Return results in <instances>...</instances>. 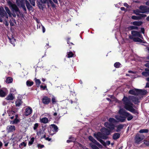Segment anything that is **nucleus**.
Instances as JSON below:
<instances>
[{"mask_svg": "<svg viewBox=\"0 0 149 149\" xmlns=\"http://www.w3.org/2000/svg\"><path fill=\"white\" fill-rule=\"evenodd\" d=\"M16 1L17 5L20 6L23 5H25V1H26V0H16Z\"/></svg>", "mask_w": 149, "mask_h": 149, "instance_id": "24", "label": "nucleus"}, {"mask_svg": "<svg viewBox=\"0 0 149 149\" xmlns=\"http://www.w3.org/2000/svg\"><path fill=\"white\" fill-rule=\"evenodd\" d=\"M4 8L6 13L8 15V17L9 16L10 17H12V14L9 8L7 6H5Z\"/></svg>", "mask_w": 149, "mask_h": 149, "instance_id": "32", "label": "nucleus"}, {"mask_svg": "<svg viewBox=\"0 0 149 149\" xmlns=\"http://www.w3.org/2000/svg\"><path fill=\"white\" fill-rule=\"evenodd\" d=\"M74 45V44L72 42H70L69 45V48L70 49H71L72 48V47H73Z\"/></svg>", "mask_w": 149, "mask_h": 149, "instance_id": "53", "label": "nucleus"}, {"mask_svg": "<svg viewBox=\"0 0 149 149\" xmlns=\"http://www.w3.org/2000/svg\"><path fill=\"white\" fill-rule=\"evenodd\" d=\"M136 89H138L135 88L134 89L130 90L129 91V93L131 95H138V93Z\"/></svg>", "mask_w": 149, "mask_h": 149, "instance_id": "25", "label": "nucleus"}, {"mask_svg": "<svg viewBox=\"0 0 149 149\" xmlns=\"http://www.w3.org/2000/svg\"><path fill=\"white\" fill-rule=\"evenodd\" d=\"M90 145L92 149H99V148L95 145L91 143Z\"/></svg>", "mask_w": 149, "mask_h": 149, "instance_id": "45", "label": "nucleus"}, {"mask_svg": "<svg viewBox=\"0 0 149 149\" xmlns=\"http://www.w3.org/2000/svg\"><path fill=\"white\" fill-rule=\"evenodd\" d=\"M131 34L132 35H130L129 36L130 39L133 40L134 42L144 43L143 42L142 39L138 37H139L141 38L143 37L142 35L140 33V32L133 30L131 31Z\"/></svg>", "mask_w": 149, "mask_h": 149, "instance_id": "2", "label": "nucleus"}, {"mask_svg": "<svg viewBox=\"0 0 149 149\" xmlns=\"http://www.w3.org/2000/svg\"><path fill=\"white\" fill-rule=\"evenodd\" d=\"M67 57L70 58L72 57L74 55V54L72 52H67Z\"/></svg>", "mask_w": 149, "mask_h": 149, "instance_id": "36", "label": "nucleus"}, {"mask_svg": "<svg viewBox=\"0 0 149 149\" xmlns=\"http://www.w3.org/2000/svg\"><path fill=\"white\" fill-rule=\"evenodd\" d=\"M88 139L90 141L97 146H99L100 145H101L92 136H89L88 137Z\"/></svg>", "mask_w": 149, "mask_h": 149, "instance_id": "22", "label": "nucleus"}, {"mask_svg": "<svg viewBox=\"0 0 149 149\" xmlns=\"http://www.w3.org/2000/svg\"><path fill=\"white\" fill-rule=\"evenodd\" d=\"M144 70L145 71L142 72V75L145 77L149 76V68H146Z\"/></svg>", "mask_w": 149, "mask_h": 149, "instance_id": "19", "label": "nucleus"}, {"mask_svg": "<svg viewBox=\"0 0 149 149\" xmlns=\"http://www.w3.org/2000/svg\"><path fill=\"white\" fill-rule=\"evenodd\" d=\"M73 140H67V142L68 143H70V142H73Z\"/></svg>", "mask_w": 149, "mask_h": 149, "instance_id": "59", "label": "nucleus"}, {"mask_svg": "<svg viewBox=\"0 0 149 149\" xmlns=\"http://www.w3.org/2000/svg\"><path fill=\"white\" fill-rule=\"evenodd\" d=\"M32 111V109L31 107H29L26 108L24 112L25 115L26 116H27L31 114Z\"/></svg>", "mask_w": 149, "mask_h": 149, "instance_id": "14", "label": "nucleus"}, {"mask_svg": "<svg viewBox=\"0 0 149 149\" xmlns=\"http://www.w3.org/2000/svg\"><path fill=\"white\" fill-rule=\"evenodd\" d=\"M140 33H141L143 34H144L145 33V29L143 28H141Z\"/></svg>", "mask_w": 149, "mask_h": 149, "instance_id": "54", "label": "nucleus"}, {"mask_svg": "<svg viewBox=\"0 0 149 149\" xmlns=\"http://www.w3.org/2000/svg\"><path fill=\"white\" fill-rule=\"evenodd\" d=\"M114 66L115 68H118L121 67V64L119 62H116L114 64Z\"/></svg>", "mask_w": 149, "mask_h": 149, "instance_id": "40", "label": "nucleus"}, {"mask_svg": "<svg viewBox=\"0 0 149 149\" xmlns=\"http://www.w3.org/2000/svg\"><path fill=\"white\" fill-rule=\"evenodd\" d=\"M135 26H130L127 27V29L129 31H131L132 30L135 29Z\"/></svg>", "mask_w": 149, "mask_h": 149, "instance_id": "42", "label": "nucleus"}, {"mask_svg": "<svg viewBox=\"0 0 149 149\" xmlns=\"http://www.w3.org/2000/svg\"><path fill=\"white\" fill-rule=\"evenodd\" d=\"M146 87L149 88V83L147 82L146 85Z\"/></svg>", "mask_w": 149, "mask_h": 149, "instance_id": "64", "label": "nucleus"}, {"mask_svg": "<svg viewBox=\"0 0 149 149\" xmlns=\"http://www.w3.org/2000/svg\"><path fill=\"white\" fill-rule=\"evenodd\" d=\"M119 113L120 115L119 116H116L115 117L117 120L120 122H124L126 118L128 121H130L133 118V116L131 114L123 109L120 110Z\"/></svg>", "mask_w": 149, "mask_h": 149, "instance_id": "1", "label": "nucleus"}, {"mask_svg": "<svg viewBox=\"0 0 149 149\" xmlns=\"http://www.w3.org/2000/svg\"><path fill=\"white\" fill-rule=\"evenodd\" d=\"M149 132V130L148 129H141L139 131V132L140 133H148Z\"/></svg>", "mask_w": 149, "mask_h": 149, "instance_id": "35", "label": "nucleus"}, {"mask_svg": "<svg viewBox=\"0 0 149 149\" xmlns=\"http://www.w3.org/2000/svg\"><path fill=\"white\" fill-rule=\"evenodd\" d=\"M45 140L48 141H50L51 140V139L49 138V137H46L45 139Z\"/></svg>", "mask_w": 149, "mask_h": 149, "instance_id": "63", "label": "nucleus"}, {"mask_svg": "<svg viewBox=\"0 0 149 149\" xmlns=\"http://www.w3.org/2000/svg\"><path fill=\"white\" fill-rule=\"evenodd\" d=\"M143 144L146 146L149 147V136L144 139Z\"/></svg>", "mask_w": 149, "mask_h": 149, "instance_id": "28", "label": "nucleus"}, {"mask_svg": "<svg viewBox=\"0 0 149 149\" xmlns=\"http://www.w3.org/2000/svg\"><path fill=\"white\" fill-rule=\"evenodd\" d=\"M50 128L54 132H57L58 130V128L57 126L55 124H52L50 125Z\"/></svg>", "mask_w": 149, "mask_h": 149, "instance_id": "20", "label": "nucleus"}, {"mask_svg": "<svg viewBox=\"0 0 149 149\" xmlns=\"http://www.w3.org/2000/svg\"><path fill=\"white\" fill-rule=\"evenodd\" d=\"M104 125L105 127L111 131L115 129V126L113 123L106 122L104 123Z\"/></svg>", "mask_w": 149, "mask_h": 149, "instance_id": "8", "label": "nucleus"}, {"mask_svg": "<svg viewBox=\"0 0 149 149\" xmlns=\"http://www.w3.org/2000/svg\"><path fill=\"white\" fill-rule=\"evenodd\" d=\"M39 1V0H37V3L39 9L43 10L45 6V5H43V4L44 3Z\"/></svg>", "mask_w": 149, "mask_h": 149, "instance_id": "17", "label": "nucleus"}, {"mask_svg": "<svg viewBox=\"0 0 149 149\" xmlns=\"http://www.w3.org/2000/svg\"><path fill=\"white\" fill-rule=\"evenodd\" d=\"M52 0L55 3L58 4L57 0ZM49 4H50L51 5L52 7L53 8H55L56 7V5L54 4L52 0H48V1L47 2V4L49 7Z\"/></svg>", "mask_w": 149, "mask_h": 149, "instance_id": "13", "label": "nucleus"}, {"mask_svg": "<svg viewBox=\"0 0 149 149\" xmlns=\"http://www.w3.org/2000/svg\"><path fill=\"white\" fill-rule=\"evenodd\" d=\"M69 139L70 140H73L74 141L75 140V139H74V138L72 137V136H70L69 138Z\"/></svg>", "mask_w": 149, "mask_h": 149, "instance_id": "62", "label": "nucleus"}, {"mask_svg": "<svg viewBox=\"0 0 149 149\" xmlns=\"http://www.w3.org/2000/svg\"><path fill=\"white\" fill-rule=\"evenodd\" d=\"M23 103L22 99L19 98H18L15 102L16 106L17 107H19L22 105Z\"/></svg>", "mask_w": 149, "mask_h": 149, "instance_id": "21", "label": "nucleus"}, {"mask_svg": "<svg viewBox=\"0 0 149 149\" xmlns=\"http://www.w3.org/2000/svg\"><path fill=\"white\" fill-rule=\"evenodd\" d=\"M124 124H120L116 126L117 128L116 130V131L117 132H120L121 130L123 129L124 127Z\"/></svg>", "mask_w": 149, "mask_h": 149, "instance_id": "27", "label": "nucleus"}, {"mask_svg": "<svg viewBox=\"0 0 149 149\" xmlns=\"http://www.w3.org/2000/svg\"><path fill=\"white\" fill-rule=\"evenodd\" d=\"M41 100L42 103L45 105H48L51 102V99L47 96H43Z\"/></svg>", "mask_w": 149, "mask_h": 149, "instance_id": "10", "label": "nucleus"}, {"mask_svg": "<svg viewBox=\"0 0 149 149\" xmlns=\"http://www.w3.org/2000/svg\"><path fill=\"white\" fill-rule=\"evenodd\" d=\"M144 66H145L147 68H149V61H147V63L144 65Z\"/></svg>", "mask_w": 149, "mask_h": 149, "instance_id": "51", "label": "nucleus"}, {"mask_svg": "<svg viewBox=\"0 0 149 149\" xmlns=\"http://www.w3.org/2000/svg\"><path fill=\"white\" fill-rule=\"evenodd\" d=\"M16 90L13 88H12L10 89V93H13L15 92Z\"/></svg>", "mask_w": 149, "mask_h": 149, "instance_id": "56", "label": "nucleus"}, {"mask_svg": "<svg viewBox=\"0 0 149 149\" xmlns=\"http://www.w3.org/2000/svg\"><path fill=\"white\" fill-rule=\"evenodd\" d=\"M134 103L136 104L137 103L139 102V99L137 97L132 96L130 99Z\"/></svg>", "mask_w": 149, "mask_h": 149, "instance_id": "29", "label": "nucleus"}, {"mask_svg": "<svg viewBox=\"0 0 149 149\" xmlns=\"http://www.w3.org/2000/svg\"><path fill=\"white\" fill-rule=\"evenodd\" d=\"M30 3L33 6H35V1L36 0H28Z\"/></svg>", "mask_w": 149, "mask_h": 149, "instance_id": "46", "label": "nucleus"}, {"mask_svg": "<svg viewBox=\"0 0 149 149\" xmlns=\"http://www.w3.org/2000/svg\"><path fill=\"white\" fill-rule=\"evenodd\" d=\"M108 121L109 122L111 123H113V124L114 123H117L119 122L118 120V121L117 120L113 118H110L108 119Z\"/></svg>", "mask_w": 149, "mask_h": 149, "instance_id": "33", "label": "nucleus"}, {"mask_svg": "<svg viewBox=\"0 0 149 149\" xmlns=\"http://www.w3.org/2000/svg\"><path fill=\"white\" fill-rule=\"evenodd\" d=\"M136 12L137 13H146V12H141V11H140L139 10H136Z\"/></svg>", "mask_w": 149, "mask_h": 149, "instance_id": "61", "label": "nucleus"}, {"mask_svg": "<svg viewBox=\"0 0 149 149\" xmlns=\"http://www.w3.org/2000/svg\"><path fill=\"white\" fill-rule=\"evenodd\" d=\"M51 101L52 102V104H55L57 102V101L56 100V99L55 97H53L52 98Z\"/></svg>", "mask_w": 149, "mask_h": 149, "instance_id": "44", "label": "nucleus"}, {"mask_svg": "<svg viewBox=\"0 0 149 149\" xmlns=\"http://www.w3.org/2000/svg\"><path fill=\"white\" fill-rule=\"evenodd\" d=\"M20 6V7H22L23 8L24 11V12L25 13H27V12H26V8L25 5H22L21 6Z\"/></svg>", "mask_w": 149, "mask_h": 149, "instance_id": "48", "label": "nucleus"}, {"mask_svg": "<svg viewBox=\"0 0 149 149\" xmlns=\"http://www.w3.org/2000/svg\"><path fill=\"white\" fill-rule=\"evenodd\" d=\"M145 138L144 136L141 134H137L134 138V141L136 143L139 144Z\"/></svg>", "mask_w": 149, "mask_h": 149, "instance_id": "6", "label": "nucleus"}, {"mask_svg": "<svg viewBox=\"0 0 149 149\" xmlns=\"http://www.w3.org/2000/svg\"><path fill=\"white\" fill-rule=\"evenodd\" d=\"M40 120L41 123L45 124L48 123L49 121L48 119L46 117H44L40 119Z\"/></svg>", "mask_w": 149, "mask_h": 149, "instance_id": "34", "label": "nucleus"}, {"mask_svg": "<svg viewBox=\"0 0 149 149\" xmlns=\"http://www.w3.org/2000/svg\"><path fill=\"white\" fill-rule=\"evenodd\" d=\"M137 91V93H138V95L139 94L141 95H146L147 93V91L146 90L142 89H136Z\"/></svg>", "mask_w": 149, "mask_h": 149, "instance_id": "18", "label": "nucleus"}, {"mask_svg": "<svg viewBox=\"0 0 149 149\" xmlns=\"http://www.w3.org/2000/svg\"><path fill=\"white\" fill-rule=\"evenodd\" d=\"M15 112L13 111H11L9 113V116H10V114H12V115H14L15 114Z\"/></svg>", "mask_w": 149, "mask_h": 149, "instance_id": "58", "label": "nucleus"}, {"mask_svg": "<svg viewBox=\"0 0 149 149\" xmlns=\"http://www.w3.org/2000/svg\"><path fill=\"white\" fill-rule=\"evenodd\" d=\"M106 143V145L107 144L108 145H109L111 143L110 141H107Z\"/></svg>", "mask_w": 149, "mask_h": 149, "instance_id": "60", "label": "nucleus"}, {"mask_svg": "<svg viewBox=\"0 0 149 149\" xmlns=\"http://www.w3.org/2000/svg\"><path fill=\"white\" fill-rule=\"evenodd\" d=\"M95 136L98 141H99L103 146H106V143L103 140L100 139V138L104 139H106L108 138L107 136L104 135L101 132H98L97 134L95 135Z\"/></svg>", "mask_w": 149, "mask_h": 149, "instance_id": "3", "label": "nucleus"}, {"mask_svg": "<svg viewBox=\"0 0 149 149\" xmlns=\"http://www.w3.org/2000/svg\"><path fill=\"white\" fill-rule=\"evenodd\" d=\"M130 99L125 96H124L122 100L123 103L124 105V108L125 109L131 105H133V103L130 101Z\"/></svg>", "mask_w": 149, "mask_h": 149, "instance_id": "5", "label": "nucleus"}, {"mask_svg": "<svg viewBox=\"0 0 149 149\" xmlns=\"http://www.w3.org/2000/svg\"><path fill=\"white\" fill-rule=\"evenodd\" d=\"M33 81H30L29 80L27 81L26 84L28 86H31L33 84Z\"/></svg>", "mask_w": 149, "mask_h": 149, "instance_id": "39", "label": "nucleus"}, {"mask_svg": "<svg viewBox=\"0 0 149 149\" xmlns=\"http://www.w3.org/2000/svg\"><path fill=\"white\" fill-rule=\"evenodd\" d=\"M131 24L134 26H139L143 24V22L141 21H135L134 22H131Z\"/></svg>", "mask_w": 149, "mask_h": 149, "instance_id": "23", "label": "nucleus"}, {"mask_svg": "<svg viewBox=\"0 0 149 149\" xmlns=\"http://www.w3.org/2000/svg\"><path fill=\"white\" fill-rule=\"evenodd\" d=\"M40 1L44 3H47L48 0H39Z\"/></svg>", "mask_w": 149, "mask_h": 149, "instance_id": "57", "label": "nucleus"}, {"mask_svg": "<svg viewBox=\"0 0 149 149\" xmlns=\"http://www.w3.org/2000/svg\"><path fill=\"white\" fill-rule=\"evenodd\" d=\"M37 146L39 149L42 148L44 147V146L43 145H41L40 144H38Z\"/></svg>", "mask_w": 149, "mask_h": 149, "instance_id": "52", "label": "nucleus"}, {"mask_svg": "<svg viewBox=\"0 0 149 149\" xmlns=\"http://www.w3.org/2000/svg\"><path fill=\"white\" fill-rule=\"evenodd\" d=\"M101 133L103 134L104 135L107 136L110 134V133L112 131L111 130L106 128L105 127H102L100 130Z\"/></svg>", "mask_w": 149, "mask_h": 149, "instance_id": "7", "label": "nucleus"}, {"mask_svg": "<svg viewBox=\"0 0 149 149\" xmlns=\"http://www.w3.org/2000/svg\"><path fill=\"white\" fill-rule=\"evenodd\" d=\"M0 15L2 17L8 19V15L6 13L3 8L2 6H0Z\"/></svg>", "mask_w": 149, "mask_h": 149, "instance_id": "9", "label": "nucleus"}, {"mask_svg": "<svg viewBox=\"0 0 149 149\" xmlns=\"http://www.w3.org/2000/svg\"><path fill=\"white\" fill-rule=\"evenodd\" d=\"M6 1L8 5L10 8H11L13 11H15L16 13L17 12L20 13V11L16 4L13 3L11 1L9 0H7Z\"/></svg>", "mask_w": 149, "mask_h": 149, "instance_id": "4", "label": "nucleus"}, {"mask_svg": "<svg viewBox=\"0 0 149 149\" xmlns=\"http://www.w3.org/2000/svg\"><path fill=\"white\" fill-rule=\"evenodd\" d=\"M15 98V97L13 95L12 93H10L8 96H7L6 99L8 100H13Z\"/></svg>", "mask_w": 149, "mask_h": 149, "instance_id": "26", "label": "nucleus"}, {"mask_svg": "<svg viewBox=\"0 0 149 149\" xmlns=\"http://www.w3.org/2000/svg\"><path fill=\"white\" fill-rule=\"evenodd\" d=\"M25 3L26 7L29 11H33V7L30 5L29 2L27 0H26Z\"/></svg>", "mask_w": 149, "mask_h": 149, "instance_id": "16", "label": "nucleus"}, {"mask_svg": "<svg viewBox=\"0 0 149 149\" xmlns=\"http://www.w3.org/2000/svg\"><path fill=\"white\" fill-rule=\"evenodd\" d=\"M133 105H130L126 109L130 111L131 113L135 114H138L139 113L138 111L136 109L134 108L133 107Z\"/></svg>", "mask_w": 149, "mask_h": 149, "instance_id": "11", "label": "nucleus"}, {"mask_svg": "<svg viewBox=\"0 0 149 149\" xmlns=\"http://www.w3.org/2000/svg\"><path fill=\"white\" fill-rule=\"evenodd\" d=\"M13 81V79L11 77H9L7 78L6 80V82L7 83L9 84L12 82Z\"/></svg>", "mask_w": 149, "mask_h": 149, "instance_id": "38", "label": "nucleus"}, {"mask_svg": "<svg viewBox=\"0 0 149 149\" xmlns=\"http://www.w3.org/2000/svg\"><path fill=\"white\" fill-rule=\"evenodd\" d=\"M38 123H35L33 127V129L34 130H36L37 129V128L38 127Z\"/></svg>", "mask_w": 149, "mask_h": 149, "instance_id": "50", "label": "nucleus"}, {"mask_svg": "<svg viewBox=\"0 0 149 149\" xmlns=\"http://www.w3.org/2000/svg\"><path fill=\"white\" fill-rule=\"evenodd\" d=\"M147 6H145L141 5L139 7V9L141 10V12H146V13L148 12Z\"/></svg>", "mask_w": 149, "mask_h": 149, "instance_id": "30", "label": "nucleus"}, {"mask_svg": "<svg viewBox=\"0 0 149 149\" xmlns=\"http://www.w3.org/2000/svg\"><path fill=\"white\" fill-rule=\"evenodd\" d=\"M6 94L5 92L2 90H0V96L1 97H4L6 95Z\"/></svg>", "mask_w": 149, "mask_h": 149, "instance_id": "41", "label": "nucleus"}, {"mask_svg": "<svg viewBox=\"0 0 149 149\" xmlns=\"http://www.w3.org/2000/svg\"><path fill=\"white\" fill-rule=\"evenodd\" d=\"M6 130L8 132H12L15 130V126L14 125H9L7 126Z\"/></svg>", "mask_w": 149, "mask_h": 149, "instance_id": "15", "label": "nucleus"}, {"mask_svg": "<svg viewBox=\"0 0 149 149\" xmlns=\"http://www.w3.org/2000/svg\"><path fill=\"white\" fill-rule=\"evenodd\" d=\"M40 88L42 89V90H47V88L46 85H45L44 86H43L42 85H41L40 86Z\"/></svg>", "mask_w": 149, "mask_h": 149, "instance_id": "47", "label": "nucleus"}, {"mask_svg": "<svg viewBox=\"0 0 149 149\" xmlns=\"http://www.w3.org/2000/svg\"><path fill=\"white\" fill-rule=\"evenodd\" d=\"M20 145L21 146H24L25 147L26 146V144L24 142H23L21 143L20 145H19V146H20Z\"/></svg>", "mask_w": 149, "mask_h": 149, "instance_id": "55", "label": "nucleus"}, {"mask_svg": "<svg viewBox=\"0 0 149 149\" xmlns=\"http://www.w3.org/2000/svg\"><path fill=\"white\" fill-rule=\"evenodd\" d=\"M34 139H35L33 137H32L31 139L30 140L29 142V143H28V144L29 146L31 145L32 144H33V143L34 141Z\"/></svg>", "mask_w": 149, "mask_h": 149, "instance_id": "43", "label": "nucleus"}, {"mask_svg": "<svg viewBox=\"0 0 149 149\" xmlns=\"http://www.w3.org/2000/svg\"><path fill=\"white\" fill-rule=\"evenodd\" d=\"M35 79L36 85L38 87H39L41 83V81L39 79H36V78H35Z\"/></svg>", "mask_w": 149, "mask_h": 149, "instance_id": "37", "label": "nucleus"}, {"mask_svg": "<svg viewBox=\"0 0 149 149\" xmlns=\"http://www.w3.org/2000/svg\"><path fill=\"white\" fill-rule=\"evenodd\" d=\"M19 122V120L17 118H15L13 120V123H15V124H17Z\"/></svg>", "mask_w": 149, "mask_h": 149, "instance_id": "49", "label": "nucleus"}, {"mask_svg": "<svg viewBox=\"0 0 149 149\" xmlns=\"http://www.w3.org/2000/svg\"><path fill=\"white\" fill-rule=\"evenodd\" d=\"M136 15H139V16H137L135 15H133L131 17V18L134 20L140 19L142 17H146V15L145 14H140L139 13H135Z\"/></svg>", "mask_w": 149, "mask_h": 149, "instance_id": "12", "label": "nucleus"}, {"mask_svg": "<svg viewBox=\"0 0 149 149\" xmlns=\"http://www.w3.org/2000/svg\"><path fill=\"white\" fill-rule=\"evenodd\" d=\"M120 136V134L118 133H115L113 135L112 138L114 140H116L119 139Z\"/></svg>", "mask_w": 149, "mask_h": 149, "instance_id": "31", "label": "nucleus"}]
</instances>
